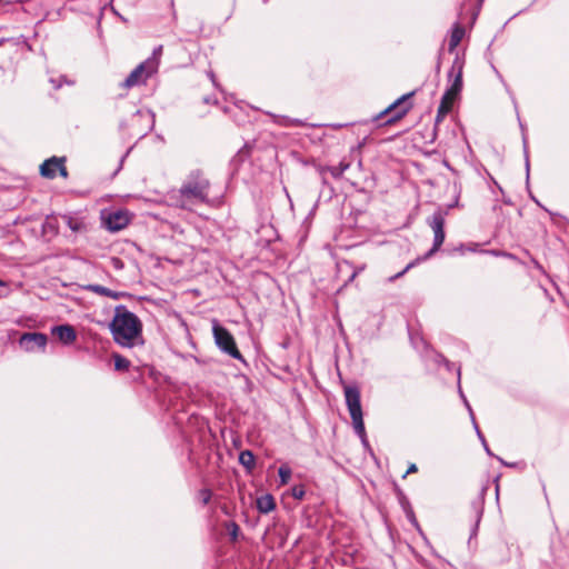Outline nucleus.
Returning <instances> with one entry per match:
<instances>
[{"label": "nucleus", "mask_w": 569, "mask_h": 569, "mask_svg": "<svg viewBox=\"0 0 569 569\" xmlns=\"http://www.w3.org/2000/svg\"><path fill=\"white\" fill-rule=\"evenodd\" d=\"M210 181L201 170L191 171L180 188L170 196L171 204L176 208L193 211L209 202Z\"/></svg>", "instance_id": "obj_1"}, {"label": "nucleus", "mask_w": 569, "mask_h": 569, "mask_svg": "<svg viewBox=\"0 0 569 569\" xmlns=\"http://www.w3.org/2000/svg\"><path fill=\"white\" fill-rule=\"evenodd\" d=\"M109 328L114 342L120 347L133 348L144 343L141 320L123 305L114 308Z\"/></svg>", "instance_id": "obj_2"}, {"label": "nucleus", "mask_w": 569, "mask_h": 569, "mask_svg": "<svg viewBox=\"0 0 569 569\" xmlns=\"http://www.w3.org/2000/svg\"><path fill=\"white\" fill-rule=\"evenodd\" d=\"M345 399L348 411L350 413V418L352 420L355 432L361 439L362 443L368 446L359 388L356 386L345 387Z\"/></svg>", "instance_id": "obj_3"}, {"label": "nucleus", "mask_w": 569, "mask_h": 569, "mask_svg": "<svg viewBox=\"0 0 569 569\" xmlns=\"http://www.w3.org/2000/svg\"><path fill=\"white\" fill-rule=\"evenodd\" d=\"M212 332L214 342L222 352L246 363V360L237 348L233 336L224 327L214 321Z\"/></svg>", "instance_id": "obj_4"}, {"label": "nucleus", "mask_w": 569, "mask_h": 569, "mask_svg": "<svg viewBox=\"0 0 569 569\" xmlns=\"http://www.w3.org/2000/svg\"><path fill=\"white\" fill-rule=\"evenodd\" d=\"M159 62L154 58H148L129 73L121 86L123 88H132L144 83L153 73L157 72Z\"/></svg>", "instance_id": "obj_5"}, {"label": "nucleus", "mask_w": 569, "mask_h": 569, "mask_svg": "<svg viewBox=\"0 0 569 569\" xmlns=\"http://www.w3.org/2000/svg\"><path fill=\"white\" fill-rule=\"evenodd\" d=\"M413 94L415 91H411L409 93L401 96L390 106H388L383 111H381L377 117H375V120L378 121L385 117H388L383 122L386 124L393 123L400 120L411 109L412 104L408 102V99H410Z\"/></svg>", "instance_id": "obj_6"}, {"label": "nucleus", "mask_w": 569, "mask_h": 569, "mask_svg": "<svg viewBox=\"0 0 569 569\" xmlns=\"http://www.w3.org/2000/svg\"><path fill=\"white\" fill-rule=\"evenodd\" d=\"M447 211L442 209H438L433 212V214L428 220L429 227L433 231V243L431 249L423 256L422 260L429 259L432 257L442 246L446 234H445V222H446Z\"/></svg>", "instance_id": "obj_7"}, {"label": "nucleus", "mask_w": 569, "mask_h": 569, "mask_svg": "<svg viewBox=\"0 0 569 569\" xmlns=\"http://www.w3.org/2000/svg\"><path fill=\"white\" fill-rule=\"evenodd\" d=\"M47 343L48 337L42 332H24L19 339V346L27 352L44 351Z\"/></svg>", "instance_id": "obj_8"}, {"label": "nucleus", "mask_w": 569, "mask_h": 569, "mask_svg": "<svg viewBox=\"0 0 569 569\" xmlns=\"http://www.w3.org/2000/svg\"><path fill=\"white\" fill-rule=\"evenodd\" d=\"M66 159L58 158V157H51L43 161V163L40 166V174L48 179H54L57 177V173L62 178L68 177V171L64 166Z\"/></svg>", "instance_id": "obj_9"}, {"label": "nucleus", "mask_w": 569, "mask_h": 569, "mask_svg": "<svg viewBox=\"0 0 569 569\" xmlns=\"http://www.w3.org/2000/svg\"><path fill=\"white\" fill-rule=\"evenodd\" d=\"M103 226L111 232H117L126 228L130 218L127 211L117 210L102 216Z\"/></svg>", "instance_id": "obj_10"}, {"label": "nucleus", "mask_w": 569, "mask_h": 569, "mask_svg": "<svg viewBox=\"0 0 569 569\" xmlns=\"http://www.w3.org/2000/svg\"><path fill=\"white\" fill-rule=\"evenodd\" d=\"M51 333L64 346H70L77 340V331L74 327L68 323L52 327Z\"/></svg>", "instance_id": "obj_11"}, {"label": "nucleus", "mask_w": 569, "mask_h": 569, "mask_svg": "<svg viewBox=\"0 0 569 569\" xmlns=\"http://www.w3.org/2000/svg\"><path fill=\"white\" fill-rule=\"evenodd\" d=\"M256 507L260 513H269L276 508L274 498L270 493H266L257 498Z\"/></svg>", "instance_id": "obj_12"}, {"label": "nucleus", "mask_w": 569, "mask_h": 569, "mask_svg": "<svg viewBox=\"0 0 569 569\" xmlns=\"http://www.w3.org/2000/svg\"><path fill=\"white\" fill-rule=\"evenodd\" d=\"M86 290L97 293V295H100V296L109 297L113 300H118L120 297L123 296L122 292L113 291V290H111L107 287H103L101 284H88V286H86Z\"/></svg>", "instance_id": "obj_13"}, {"label": "nucleus", "mask_w": 569, "mask_h": 569, "mask_svg": "<svg viewBox=\"0 0 569 569\" xmlns=\"http://www.w3.org/2000/svg\"><path fill=\"white\" fill-rule=\"evenodd\" d=\"M465 36V29L459 23H456L451 30L450 39H449V51L452 52Z\"/></svg>", "instance_id": "obj_14"}, {"label": "nucleus", "mask_w": 569, "mask_h": 569, "mask_svg": "<svg viewBox=\"0 0 569 569\" xmlns=\"http://www.w3.org/2000/svg\"><path fill=\"white\" fill-rule=\"evenodd\" d=\"M471 507H472V510L476 516V522L471 530L470 539L477 535L479 522L481 520L482 512H483V502L481 500H475V501H472Z\"/></svg>", "instance_id": "obj_15"}, {"label": "nucleus", "mask_w": 569, "mask_h": 569, "mask_svg": "<svg viewBox=\"0 0 569 569\" xmlns=\"http://www.w3.org/2000/svg\"><path fill=\"white\" fill-rule=\"evenodd\" d=\"M337 268L339 272H350L348 279L346 280L345 284H348L349 282H352L355 278L358 276L359 270L355 269L352 263L349 261H341L337 263Z\"/></svg>", "instance_id": "obj_16"}, {"label": "nucleus", "mask_w": 569, "mask_h": 569, "mask_svg": "<svg viewBox=\"0 0 569 569\" xmlns=\"http://www.w3.org/2000/svg\"><path fill=\"white\" fill-rule=\"evenodd\" d=\"M350 168V162L340 161L338 166H330L327 168V170L330 172V174L335 179H339L342 177L345 171H347Z\"/></svg>", "instance_id": "obj_17"}, {"label": "nucleus", "mask_w": 569, "mask_h": 569, "mask_svg": "<svg viewBox=\"0 0 569 569\" xmlns=\"http://www.w3.org/2000/svg\"><path fill=\"white\" fill-rule=\"evenodd\" d=\"M274 122L284 127H302L305 122L300 119H291L284 116H277Z\"/></svg>", "instance_id": "obj_18"}, {"label": "nucleus", "mask_w": 569, "mask_h": 569, "mask_svg": "<svg viewBox=\"0 0 569 569\" xmlns=\"http://www.w3.org/2000/svg\"><path fill=\"white\" fill-rule=\"evenodd\" d=\"M239 462L248 469L253 468L254 467L253 453L250 450H244V451L240 452Z\"/></svg>", "instance_id": "obj_19"}, {"label": "nucleus", "mask_w": 569, "mask_h": 569, "mask_svg": "<svg viewBox=\"0 0 569 569\" xmlns=\"http://www.w3.org/2000/svg\"><path fill=\"white\" fill-rule=\"evenodd\" d=\"M463 66L465 60L457 54L452 62L451 69L448 73V77L451 78L453 74H460V77H462Z\"/></svg>", "instance_id": "obj_20"}, {"label": "nucleus", "mask_w": 569, "mask_h": 569, "mask_svg": "<svg viewBox=\"0 0 569 569\" xmlns=\"http://www.w3.org/2000/svg\"><path fill=\"white\" fill-rule=\"evenodd\" d=\"M520 128H521V131H522V144H523V152H525V160H526L527 179H529L530 163H529V154H528V138H527V134L525 132V127H523V124L521 122H520Z\"/></svg>", "instance_id": "obj_21"}, {"label": "nucleus", "mask_w": 569, "mask_h": 569, "mask_svg": "<svg viewBox=\"0 0 569 569\" xmlns=\"http://www.w3.org/2000/svg\"><path fill=\"white\" fill-rule=\"evenodd\" d=\"M113 360L114 369L118 371L127 370L130 367V361L118 353L113 355Z\"/></svg>", "instance_id": "obj_22"}, {"label": "nucleus", "mask_w": 569, "mask_h": 569, "mask_svg": "<svg viewBox=\"0 0 569 569\" xmlns=\"http://www.w3.org/2000/svg\"><path fill=\"white\" fill-rule=\"evenodd\" d=\"M278 475H279V478H280V485L283 486V485H287L291 478V475H292V471L291 469L288 467V466H281L279 469H278Z\"/></svg>", "instance_id": "obj_23"}, {"label": "nucleus", "mask_w": 569, "mask_h": 569, "mask_svg": "<svg viewBox=\"0 0 569 569\" xmlns=\"http://www.w3.org/2000/svg\"><path fill=\"white\" fill-rule=\"evenodd\" d=\"M450 79H452V81L449 89L459 94L462 90V77H460V74H453Z\"/></svg>", "instance_id": "obj_24"}, {"label": "nucleus", "mask_w": 569, "mask_h": 569, "mask_svg": "<svg viewBox=\"0 0 569 569\" xmlns=\"http://www.w3.org/2000/svg\"><path fill=\"white\" fill-rule=\"evenodd\" d=\"M226 528L232 541H236L239 536L240 528L234 521H229L226 523Z\"/></svg>", "instance_id": "obj_25"}, {"label": "nucleus", "mask_w": 569, "mask_h": 569, "mask_svg": "<svg viewBox=\"0 0 569 569\" xmlns=\"http://www.w3.org/2000/svg\"><path fill=\"white\" fill-rule=\"evenodd\" d=\"M67 226L74 232H78L82 229V222L73 219L72 217L70 216H64L63 217Z\"/></svg>", "instance_id": "obj_26"}, {"label": "nucleus", "mask_w": 569, "mask_h": 569, "mask_svg": "<svg viewBox=\"0 0 569 569\" xmlns=\"http://www.w3.org/2000/svg\"><path fill=\"white\" fill-rule=\"evenodd\" d=\"M212 491L208 488H203L198 492V499L203 506L208 505L211 500Z\"/></svg>", "instance_id": "obj_27"}, {"label": "nucleus", "mask_w": 569, "mask_h": 569, "mask_svg": "<svg viewBox=\"0 0 569 569\" xmlns=\"http://www.w3.org/2000/svg\"><path fill=\"white\" fill-rule=\"evenodd\" d=\"M458 97L457 93L452 92L449 88L445 91L442 98H441V102L443 103H448V106L452 107L453 104V101L456 100V98Z\"/></svg>", "instance_id": "obj_28"}, {"label": "nucleus", "mask_w": 569, "mask_h": 569, "mask_svg": "<svg viewBox=\"0 0 569 569\" xmlns=\"http://www.w3.org/2000/svg\"><path fill=\"white\" fill-rule=\"evenodd\" d=\"M290 492H291V496L297 500L303 499V497L306 495V490L302 485L292 487Z\"/></svg>", "instance_id": "obj_29"}, {"label": "nucleus", "mask_w": 569, "mask_h": 569, "mask_svg": "<svg viewBox=\"0 0 569 569\" xmlns=\"http://www.w3.org/2000/svg\"><path fill=\"white\" fill-rule=\"evenodd\" d=\"M472 423H473L475 430H476V432H477V436H478V438L480 439V441H481V443H482V446H483V448H485L486 452H487L489 456H493V453L491 452L490 448L488 447V443H487V441H486V438H485V437H483V435L481 433V431H480V429H479V427H478L477 422L475 421V422H472Z\"/></svg>", "instance_id": "obj_30"}, {"label": "nucleus", "mask_w": 569, "mask_h": 569, "mask_svg": "<svg viewBox=\"0 0 569 569\" xmlns=\"http://www.w3.org/2000/svg\"><path fill=\"white\" fill-rule=\"evenodd\" d=\"M50 83L54 89H60L63 83L71 86L73 84V81H68L64 76H60L58 79L50 78Z\"/></svg>", "instance_id": "obj_31"}, {"label": "nucleus", "mask_w": 569, "mask_h": 569, "mask_svg": "<svg viewBox=\"0 0 569 569\" xmlns=\"http://www.w3.org/2000/svg\"><path fill=\"white\" fill-rule=\"evenodd\" d=\"M450 110H451V107L448 106V103H443L440 101V104H439L438 111H437V121H440V119L442 117H445Z\"/></svg>", "instance_id": "obj_32"}, {"label": "nucleus", "mask_w": 569, "mask_h": 569, "mask_svg": "<svg viewBox=\"0 0 569 569\" xmlns=\"http://www.w3.org/2000/svg\"><path fill=\"white\" fill-rule=\"evenodd\" d=\"M146 114L150 121L149 130H152L154 127V113L150 110H147L143 112L142 110H137L136 116H143Z\"/></svg>", "instance_id": "obj_33"}, {"label": "nucleus", "mask_w": 569, "mask_h": 569, "mask_svg": "<svg viewBox=\"0 0 569 569\" xmlns=\"http://www.w3.org/2000/svg\"><path fill=\"white\" fill-rule=\"evenodd\" d=\"M417 261H418V260H416V261H412V262L408 263V264L406 266V268H405L402 271H400V272H398L397 274H395V276L390 277V278H389V281H393L395 279H398V278L402 277V276H403L408 270H410L412 267H415V266H416Z\"/></svg>", "instance_id": "obj_34"}, {"label": "nucleus", "mask_w": 569, "mask_h": 569, "mask_svg": "<svg viewBox=\"0 0 569 569\" xmlns=\"http://www.w3.org/2000/svg\"><path fill=\"white\" fill-rule=\"evenodd\" d=\"M455 191L457 192L456 199H455V201H451V203H449L447 206V209L445 210V211H447V213L449 212V210H451L452 208L458 206L460 190H458L456 184H455Z\"/></svg>", "instance_id": "obj_35"}, {"label": "nucleus", "mask_w": 569, "mask_h": 569, "mask_svg": "<svg viewBox=\"0 0 569 569\" xmlns=\"http://www.w3.org/2000/svg\"><path fill=\"white\" fill-rule=\"evenodd\" d=\"M459 392H460L461 399L463 400V402H465V405H466V407H467V409H468V411H469V415H470V418H471L472 422H475V420H476V419H475V416H473L472 409H471V407H470V405H469L468 400L466 399V397H465V395L462 393L461 389L459 390Z\"/></svg>", "instance_id": "obj_36"}, {"label": "nucleus", "mask_w": 569, "mask_h": 569, "mask_svg": "<svg viewBox=\"0 0 569 569\" xmlns=\"http://www.w3.org/2000/svg\"><path fill=\"white\" fill-rule=\"evenodd\" d=\"M161 51H162V46H159V47L154 48V50H153V53H152V57H151V58H154V59L159 62V60H158V56H160V54H161Z\"/></svg>", "instance_id": "obj_37"}, {"label": "nucleus", "mask_w": 569, "mask_h": 569, "mask_svg": "<svg viewBox=\"0 0 569 569\" xmlns=\"http://www.w3.org/2000/svg\"><path fill=\"white\" fill-rule=\"evenodd\" d=\"M418 470L417 466L415 463H411L407 470V473H412Z\"/></svg>", "instance_id": "obj_38"}, {"label": "nucleus", "mask_w": 569, "mask_h": 569, "mask_svg": "<svg viewBox=\"0 0 569 569\" xmlns=\"http://www.w3.org/2000/svg\"><path fill=\"white\" fill-rule=\"evenodd\" d=\"M498 460H499L502 465H505V466H508V467H512V466H513V463L505 462V461H503L501 458H499V457H498Z\"/></svg>", "instance_id": "obj_39"}, {"label": "nucleus", "mask_w": 569, "mask_h": 569, "mask_svg": "<svg viewBox=\"0 0 569 569\" xmlns=\"http://www.w3.org/2000/svg\"><path fill=\"white\" fill-rule=\"evenodd\" d=\"M204 102H206V103H209V102H210V99L204 98Z\"/></svg>", "instance_id": "obj_40"}, {"label": "nucleus", "mask_w": 569, "mask_h": 569, "mask_svg": "<svg viewBox=\"0 0 569 569\" xmlns=\"http://www.w3.org/2000/svg\"><path fill=\"white\" fill-rule=\"evenodd\" d=\"M210 77H211V79H213V78H214V74H213V73H210ZM212 81L214 82V80H212Z\"/></svg>", "instance_id": "obj_41"}, {"label": "nucleus", "mask_w": 569, "mask_h": 569, "mask_svg": "<svg viewBox=\"0 0 569 569\" xmlns=\"http://www.w3.org/2000/svg\"><path fill=\"white\" fill-rule=\"evenodd\" d=\"M2 284H3V282L0 280V286H2Z\"/></svg>", "instance_id": "obj_42"}, {"label": "nucleus", "mask_w": 569, "mask_h": 569, "mask_svg": "<svg viewBox=\"0 0 569 569\" xmlns=\"http://www.w3.org/2000/svg\"><path fill=\"white\" fill-rule=\"evenodd\" d=\"M263 2H266L267 0H262Z\"/></svg>", "instance_id": "obj_43"}]
</instances>
